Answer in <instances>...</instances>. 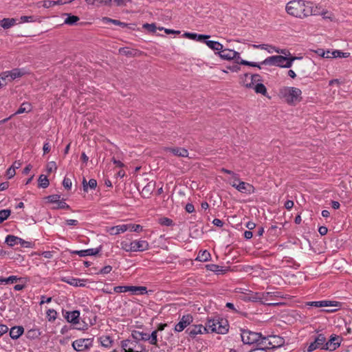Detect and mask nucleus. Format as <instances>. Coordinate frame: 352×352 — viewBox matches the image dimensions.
<instances>
[{
	"instance_id": "obj_1",
	"label": "nucleus",
	"mask_w": 352,
	"mask_h": 352,
	"mask_svg": "<svg viewBox=\"0 0 352 352\" xmlns=\"http://www.w3.org/2000/svg\"><path fill=\"white\" fill-rule=\"evenodd\" d=\"M285 10L289 15L298 18L316 14L313 10V3L303 0L290 1L287 3Z\"/></svg>"
},
{
	"instance_id": "obj_2",
	"label": "nucleus",
	"mask_w": 352,
	"mask_h": 352,
	"mask_svg": "<svg viewBox=\"0 0 352 352\" xmlns=\"http://www.w3.org/2000/svg\"><path fill=\"white\" fill-rule=\"evenodd\" d=\"M301 57L290 56L289 57L282 55H275L267 57L261 62L262 65H274L283 68H290L295 60L301 59Z\"/></svg>"
},
{
	"instance_id": "obj_3",
	"label": "nucleus",
	"mask_w": 352,
	"mask_h": 352,
	"mask_svg": "<svg viewBox=\"0 0 352 352\" xmlns=\"http://www.w3.org/2000/svg\"><path fill=\"white\" fill-rule=\"evenodd\" d=\"M278 95L289 104H296L302 100V91L297 87H283L279 89Z\"/></svg>"
},
{
	"instance_id": "obj_4",
	"label": "nucleus",
	"mask_w": 352,
	"mask_h": 352,
	"mask_svg": "<svg viewBox=\"0 0 352 352\" xmlns=\"http://www.w3.org/2000/svg\"><path fill=\"white\" fill-rule=\"evenodd\" d=\"M206 332L225 334L228 331L227 320L223 319H208L206 326Z\"/></svg>"
},
{
	"instance_id": "obj_5",
	"label": "nucleus",
	"mask_w": 352,
	"mask_h": 352,
	"mask_svg": "<svg viewBox=\"0 0 352 352\" xmlns=\"http://www.w3.org/2000/svg\"><path fill=\"white\" fill-rule=\"evenodd\" d=\"M120 346L124 352H142L144 348L135 339H126L120 342Z\"/></svg>"
},
{
	"instance_id": "obj_6",
	"label": "nucleus",
	"mask_w": 352,
	"mask_h": 352,
	"mask_svg": "<svg viewBox=\"0 0 352 352\" xmlns=\"http://www.w3.org/2000/svg\"><path fill=\"white\" fill-rule=\"evenodd\" d=\"M241 337L245 344H256L261 338V333L251 331L248 329L241 330Z\"/></svg>"
},
{
	"instance_id": "obj_7",
	"label": "nucleus",
	"mask_w": 352,
	"mask_h": 352,
	"mask_svg": "<svg viewBox=\"0 0 352 352\" xmlns=\"http://www.w3.org/2000/svg\"><path fill=\"white\" fill-rule=\"evenodd\" d=\"M92 338H80L72 342V346L77 351H85L92 346Z\"/></svg>"
},
{
	"instance_id": "obj_8",
	"label": "nucleus",
	"mask_w": 352,
	"mask_h": 352,
	"mask_svg": "<svg viewBox=\"0 0 352 352\" xmlns=\"http://www.w3.org/2000/svg\"><path fill=\"white\" fill-rule=\"evenodd\" d=\"M219 55L222 59L234 60L237 63H239V60L241 59L239 52L230 49H222Z\"/></svg>"
},
{
	"instance_id": "obj_9",
	"label": "nucleus",
	"mask_w": 352,
	"mask_h": 352,
	"mask_svg": "<svg viewBox=\"0 0 352 352\" xmlns=\"http://www.w3.org/2000/svg\"><path fill=\"white\" fill-rule=\"evenodd\" d=\"M326 338L323 334H319L307 348L308 352H312L317 349L324 350Z\"/></svg>"
},
{
	"instance_id": "obj_10",
	"label": "nucleus",
	"mask_w": 352,
	"mask_h": 352,
	"mask_svg": "<svg viewBox=\"0 0 352 352\" xmlns=\"http://www.w3.org/2000/svg\"><path fill=\"white\" fill-rule=\"evenodd\" d=\"M193 321V318L190 314L184 315L182 317L179 322L174 327L175 332H182L186 327L190 325Z\"/></svg>"
},
{
	"instance_id": "obj_11",
	"label": "nucleus",
	"mask_w": 352,
	"mask_h": 352,
	"mask_svg": "<svg viewBox=\"0 0 352 352\" xmlns=\"http://www.w3.org/2000/svg\"><path fill=\"white\" fill-rule=\"evenodd\" d=\"M255 300L260 301L263 304L267 305H274V303L271 302L272 300V297L275 296L274 292H263V293H256L255 294Z\"/></svg>"
},
{
	"instance_id": "obj_12",
	"label": "nucleus",
	"mask_w": 352,
	"mask_h": 352,
	"mask_svg": "<svg viewBox=\"0 0 352 352\" xmlns=\"http://www.w3.org/2000/svg\"><path fill=\"white\" fill-rule=\"evenodd\" d=\"M186 333L191 338H194L199 334H204L206 333V327L201 324H195L189 327L186 330Z\"/></svg>"
},
{
	"instance_id": "obj_13",
	"label": "nucleus",
	"mask_w": 352,
	"mask_h": 352,
	"mask_svg": "<svg viewBox=\"0 0 352 352\" xmlns=\"http://www.w3.org/2000/svg\"><path fill=\"white\" fill-rule=\"evenodd\" d=\"M341 338L338 336H331L329 341H326L324 350L333 351L340 345Z\"/></svg>"
},
{
	"instance_id": "obj_14",
	"label": "nucleus",
	"mask_w": 352,
	"mask_h": 352,
	"mask_svg": "<svg viewBox=\"0 0 352 352\" xmlns=\"http://www.w3.org/2000/svg\"><path fill=\"white\" fill-rule=\"evenodd\" d=\"M306 305L308 306L320 308L327 307H338L339 305V302L332 300H320L307 302Z\"/></svg>"
},
{
	"instance_id": "obj_15",
	"label": "nucleus",
	"mask_w": 352,
	"mask_h": 352,
	"mask_svg": "<svg viewBox=\"0 0 352 352\" xmlns=\"http://www.w3.org/2000/svg\"><path fill=\"white\" fill-rule=\"evenodd\" d=\"M233 187L243 193L251 194L254 192V187L252 184L244 182H239L238 184H234Z\"/></svg>"
},
{
	"instance_id": "obj_16",
	"label": "nucleus",
	"mask_w": 352,
	"mask_h": 352,
	"mask_svg": "<svg viewBox=\"0 0 352 352\" xmlns=\"http://www.w3.org/2000/svg\"><path fill=\"white\" fill-rule=\"evenodd\" d=\"M131 243L133 252H143L149 249V244L145 240H134Z\"/></svg>"
},
{
	"instance_id": "obj_17",
	"label": "nucleus",
	"mask_w": 352,
	"mask_h": 352,
	"mask_svg": "<svg viewBox=\"0 0 352 352\" xmlns=\"http://www.w3.org/2000/svg\"><path fill=\"white\" fill-rule=\"evenodd\" d=\"M101 250V247L97 248H90L82 250H76L73 252V254H76L80 256H94L98 254Z\"/></svg>"
},
{
	"instance_id": "obj_18",
	"label": "nucleus",
	"mask_w": 352,
	"mask_h": 352,
	"mask_svg": "<svg viewBox=\"0 0 352 352\" xmlns=\"http://www.w3.org/2000/svg\"><path fill=\"white\" fill-rule=\"evenodd\" d=\"M18 280L26 283L28 280L27 278H21V277H17L16 276H10L8 278H3L2 276H0V284L1 285L12 284L14 283L17 282Z\"/></svg>"
},
{
	"instance_id": "obj_19",
	"label": "nucleus",
	"mask_w": 352,
	"mask_h": 352,
	"mask_svg": "<svg viewBox=\"0 0 352 352\" xmlns=\"http://www.w3.org/2000/svg\"><path fill=\"white\" fill-rule=\"evenodd\" d=\"M127 231V227L126 224L118 225L115 226L107 228V232L111 235H117L120 233H124Z\"/></svg>"
},
{
	"instance_id": "obj_20",
	"label": "nucleus",
	"mask_w": 352,
	"mask_h": 352,
	"mask_svg": "<svg viewBox=\"0 0 352 352\" xmlns=\"http://www.w3.org/2000/svg\"><path fill=\"white\" fill-rule=\"evenodd\" d=\"M65 317L67 322L74 324H76L79 323L80 311L77 310L73 311H67L66 312Z\"/></svg>"
},
{
	"instance_id": "obj_21",
	"label": "nucleus",
	"mask_w": 352,
	"mask_h": 352,
	"mask_svg": "<svg viewBox=\"0 0 352 352\" xmlns=\"http://www.w3.org/2000/svg\"><path fill=\"white\" fill-rule=\"evenodd\" d=\"M3 73L4 76L8 78V82L23 75V72H22L19 69H14L11 71H6Z\"/></svg>"
},
{
	"instance_id": "obj_22",
	"label": "nucleus",
	"mask_w": 352,
	"mask_h": 352,
	"mask_svg": "<svg viewBox=\"0 0 352 352\" xmlns=\"http://www.w3.org/2000/svg\"><path fill=\"white\" fill-rule=\"evenodd\" d=\"M284 344L283 339L278 336H270L268 344L271 345V349L278 348Z\"/></svg>"
},
{
	"instance_id": "obj_23",
	"label": "nucleus",
	"mask_w": 352,
	"mask_h": 352,
	"mask_svg": "<svg viewBox=\"0 0 352 352\" xmlns=\"http://www.w3.org/2000/svg\"><path fill=\"white\" fill-rule=\"evenodd\" d=\"M87 5L99 8L101 6H111L112 0H85Z\"/></svg>"
},
{
	"instance_id": "obj_24",
	"label": "nucleus",
	"mask_w": 352,
	"mask_h": 352,
	"mask_svg": "<svg viewBox=\"0 0 352 352\" xmlns=\"http://www.w3.org/2000/svg\"><path fill=\"white\" fill-rule=\"evenodd\" d=\"M165 151L172 153L175 156L188 157V151L184 148H178V147L166 148Z\"/></svg>"
},
{
	"instance_id": "obj_25",
	"label": "nucleus",
	"mask_w": 352,
	"mask_h": 352,
	"mask_svg": "<svg viewBox=\"0 0 352 352\" xmlns=\"http://www.w3.org/2000/svg\"><path fill=\"white\" fill-rule=\"evenodd\" d=\"M184 36L188 38L195 40L197 41H204L206 39L210 38L209 35L198 34L196 33L186 32Z\"/></svg>"
},
{
	"instance_id": "obj_26",
	"label": "nucleus",
	"mask_w": 352,
	"mask_h": 352,
	"mask_svg": "<svg viewBox=\"0 0 352 352\" xmlns=\"http://www.w3.org/2000/svg\"><path fill=\"white\" fill-rule=\"evenodd\" d=\"M24 331V329L21 326L12 327L10 331V336L12 339H18Z\"/></svg>"
},
{
	"instance_id": "obj_27",
	"label": "nucleus",
	"mask_w": 352,
	"mask_h": 352,
	"mask_svg": "<svg viewBox=\"0 0 352 352\" xmlns=\"http://www.w3.org/2000/svg\"><path fill=\"white\" fill-rule=\"evenodd\" d=\"M16 24V19L14 18H4L0 20V25L3 29H9Z\"/></svg>"
},
{
	"instance_id": "obj_28",
	"label": "nucleus",
	"mask_w": 352,
	"mask_h": 352,
	"mask_svg": "<svg viewBox=\"0 0 352 352\" xmlns=\"http://www.w3.org/2000/svg\"><path fill=\"white\" fill-rule=\"evenodd\" d=\"M129 292L133 294H146L148 293L147 288L144 286H129Z\"/></svg>"
},
{
	"instance_id": "obj_29",
	"label": "nucleus",
	"mask_w": 352,
	"mask_h": 352,
	"mask_svg": "<svg viewBox=\"0 0 352 352\" xmlns=\"http://www.w3.org/2000/svg\"><path fill=\"white\" fill-rule=\"evenodd\" d=\"M206 44L208 47L213 50L214 51L218 52V54L223 49V45L218 41H205Z\"/></svg>"
},
{
	"instance_id": "obj_30",
	"label": "nucleus",
	"mask_w": 352,
	"mask_h": 352,
	"mask_svg": "<svg viewBox=\"0 0 352 352\" xmlns=\"http://www.w3.org/2000/svg\"><path fill=\"white\" fill-rule=\"evenodd\" d=\"M98 340L101 345L105 348L109 349L112 346L113 340L109 336H102Z\"/></svg>"
},
{
	"instance_id": "obj_31",
	"label": "nucleus",
	"mask_w": 352,
	"mask_h": 352,
	"mask_svg": "<svg viewBox=\"0 0 352 352\" xmlns=\"http://www.w3.org/2000/svg\"><path fill=\"white\" fill-rule=\"evenodd\" d=\"M148 334L142 331H134L131 333V338L138 342L139 340L147 341Z\"/></svg>"
},
{
	"instance_id": "obj_32",
	"label": "nucleus",
	"mask_w": 352,
	"mask_h": 352,
	"mask_svg": "<svg viewBox=\"0 0 352 352\" xmlns=\"http://www.w3.org/2000/svg\"><path fill=\"white\" fill-rule=\"evenodd\" d=\"M269 339L270 336L263 337L261 334V338L258 339L259 341H258L256 343L258 346H260L259 349H263L265 350L266 349H271V345L268 344Z\"/></svg>"
},
{
	"instance_id": "obj_33",
	"label": "nucleus",
	"mask_w": 352,
	"mask_h": 352,
	"mask_svg": "<svg viewBox=\"0 0 352 352\" xmlns=\"http://www.w3.org/2000/svg\"><path fill=\"white\" fill-rule=\"evenodd\" d=\"M82 186H83L84 190L85 192H87L88 186H89V188L91 189H95L96 188V187L97 186V182L94 179H89V182L87 183V180L85 179V178H83Z\"/></svg>"
},
{
	"instance_id": "obj_34",
	"label": "nucleus",
	"mask_w": 352,
	"mask_h": 352,
	"mask_svg": "<svg viewBox=\"0 0 352 352\" xmlns=\"http://www.w3.org/2000/svg\"><path fill=\"white\" fill-rule=\"evenodd\" d=\"M63 281L71 285H73V286H84L85 284L82 283V282H83L84 280H80V279H78V278H64L63 279Z\"/></svg>"
},
{
	"instance_id": "obj_35",
	"label": "nucleus",
	"mask_w": 352,
	"mask_h": 352,
	"mask_svg": "<svg viewBox=\"0 0 352 352\" xmlns=\"http://www.w3.org/2000/svg\"><path fill=\"white\" fill-rule=\"evenodd\" d=\"M206 268H207V270H210L211 272H215L217 274H223L224 272L226 271L225 270L223 269L222 267L219 266V265H215V264L207 265H206Z\"/></svg>"
},
{
	"instance_id": "obj_36",
	"label": "nucleus",
	"mask_w": 352,
	"mask_h": 352,
	"mask_svg": "<svg viewBox=\"0 0 352 352\" xmlns=\"http://www.w3.org/2000/svg\"><path fill=\"white\" fill-rule=\"evenodd\" d=\"M252 89H254L256 94H261L263 96H266L267 94V89L265 86L261 82L256 83Z\"/></svg>"
},
{
	"instance_id": "obj_37",
	"label": "nucleus",
	"mask_w": 352,
	"mask_h": 352,
	"mask_svg": "<svg viewBox=\"0 0 352 352\" xmlns=\"http://www.w3.org/2000/svg\"><path fill=\"white\" fill-rule=\"evenodd\" d=\"M210 254L208 251L204 250V251H200L197 255V260L205 262L210 259Z\"/></svg>"
},
{
	"instance_id": "obj_38",
	"label": "nucleus",
	"mask_w": 352,
	"mask_h": 352,
	"mask_svg": "<svg viewBox=\"0 0 352 352\" xmlns=\"http://www.w3.org/2000/svg\"><path fill=\"white\" fill-rule=\"evenodd\" d=\"M31 110V104L28 102H23L14 114H21L25 112H30Z\"/></svg>"
},
{
	"instance_id": "obj_39",
	"label": "nucleus",
	"mask_w": 352,
	"mask_h": 352,
	"mask_svg": "<svg viewBox=\"0 0 352 352\" xmlns=\"http://www.w3.org/2000/svg\"><path fill=\"white\" fill-rule=\"evenodd\" d=\"M67 15V17L64 21L65 24L74 25L80 20L79 17L77 16L71 15L69 14Z\"/></svg>"
},
{
	"instance_id": "obj_40",
	"label": "nucleus",
	"mask_w": 352,
	"mask_h": 352,
	"mask_svg": "<svg viewBox=\"0 0 352 352\" xmlns=\"http://www.w3.org/2000/svg\"><path fill=\"white\" fill-rule=\"evenodd\" d=\"M18 241H19V237L15 236L14 235H8L6 238L5 242L10 247L18 244Z\"/></svg>"
},
{
	"instance_id": "obj_41",
	"label": "nucleus",
	"mask_w": 352,
	"mask_h": 352,
	"mask_svg": "<svg viewBox=\"0 0 352 352\" xmlns=\"http://www.w3.org/2000/svg\"><path fill=\"white\" fill-rule=\"evenodd\" d=\"M147 341L151 344L157 346V331H153L151 335L148 334Z\"/></svg>"
},
{
	"instance_id": "obj_42",
	"label": "nucleus",
	"mask_w": 352,
	"mask_h": 352,
	"mask_svg": "<svg viewBox=\"0 0 352 352\" xmlns=\"http://www.w3.org/2000/svg\"><path fill=\"white\" fill-rule=\"evenodd\" d=\"M250 77V74H245L244 77L243 78V83L244 86H245L248 88H253L255 85L254 81H252Z\"/></svg>"
},
{
	"instance_id": "obj_43",
	"label": "nucleus",
	"mask_w": 352,
	"mask_h": 352,
	"mask_svg": "<svg viewBox=\"0 0 352 352\" xmlns=\"http://www.w3.org/2000/svg\"><path fill=\"white\" fill-rule=\"evenodd\" d=\"M50 184L47 176L41 175L38 178V186L43 188H47Z\"/></svg>"
},
{
	"instance_id": "obj_44",
	"label": "nucleus",
	"mask_w": 352,
	"mask_h": 352,
	"mask_svg": "<svg viewBox=\"0 0 352 352\" xmlns=\"http://www.w3.org/2000/svg\"><path fill=\"white\" fill-rule=\"evenodd\" d=\"M127 227V230H130L131 232H140L142 231V226L139 224H126Z\"/></svg>"
},
{
	"instance_id": "obj_45",
	"label": "nucleus",
	"mask_w": 352,
	"mask_h": 352,
	"mask_svg": "<svg viewBox=\"0 0 352 352\" xmlns=\"http://www.w3.org/2000/svg\"><path fill=\"white\" fill-rule=\"evenodd\" d=\"M158 222L160 225L164 226H172L174 225L173 220L168 217L160 218Z\"/></svg>"
},
{
	"instance_id": "obj_46",
	"label": "nucleus",
	"mask_w": 352,
	"mask_h": 352,
	"mask_svg": "<svg viewBox=\"0 0 352 352\" xmlns=\"http://www.w3.org/2000/svg\"><path fill=\"white\" fill-rule=\"evenodd\" d=\"M21 23H32L38 20V18L35 16H22L20 18Z\"/></svg>"
},
{
	"instance_id": "obj_47",
	"label": "nucleus",
	"mask_w": 352,
	"mask_h": 352,
	"mask_svg": "<svg viewBox=\"0 0 352 352\" xmlns=\"http://www.w3.org/2000/svg\"><path fill=\"white\" fill-rule=\"evenodd\" d=\"M120 246H121V249H122L123 250L129 252H133V248H132V243L130 242H127L126 241H121L120 243Z\"/></svg>"
},
{
	"instance_id": "obj_48",
	"label": "nucleus",
	"mask_w": 352,
	"mask_h": 352,
	"mask_svg": "<svg viewBox=\"0 0 352 352\" xmlns=\"http://www.w3.org/2000/svg\"><path fill=\"white\" fill-rule=\"evenodd\" d=\"M52 209L57 210V209H70V206L64 201V200H60L57 204L56 206L53 207Z\"/></svg>"
},
{
	"instance_id": "obj_49",
	"label": "nucleus",
	"mask_w": 352,
	"mask_h": 352,
	"mask_svg": "<svg viewBox=\"0 0 352 352\" xmlns=\"http://www.w3.org/2000/svg\"><path fill=\"white\" fill-rule=\"evenodd\" d=\"M103 21H107V22H110V23H113L114 25H120L122 28H125V27H127L128 24L125 23H123V22H121L118 20H116V19H111L110 18H107V17H104L103 18Z\"/></svg>"
},
{
	"instance_id": "obj_50",
	"label": "nucleus",
	"mask_w": 352,
	"mask_h": 352,
	"mask_svg": "<svg viewBox=\"0 0 352 352\" xmlns=\"http://www.w3.org/2000/svg\"><path fill=\"white\" fill-rule=\"evenodd\" d=\"M11 211L10 210H0V223L6 220L10 215Z\"/></svg>"
},
{
	"instance_id": "obj_51",
	"label": "nucleus",
	"mask_w": 352,
	"mask_h": 352,
	"mask_svg": "<svg viewBox=\"0 0 352 352\" xmlns=\"http://www.w3.org/2000/svg\"><path fill=\"white\" fill-rule=\"evenodd\" d=\"M47 317L49 321H54L57 317V312L53 309H48L47 311Z\"/></svg>"
},
{
	"instance_id": "obj_52",
	"label": "nucleus",
	"mask_w": 352,
	"mask_h": 352,
	"mask_svg": "<svg viewBox=\"0 0 352 352\" xmlns=\"http://www.w3.org/2000/svg\"><path fill=\"white\" fill-rule=\"evenodd\" d=\"M60 196L58 195H52L46 197L49 202L52 204H57L60 201Z\"/></svg>"
},
{
	"instance_id": "obj_53",
	"label": "nucleus",
	"mask_w": 352,
	"mask_h": 352,
	"mask_svg": "<svg viewBox=\"0 0 352 352\" xmlns=\"http://www.w3.org/2000/svg\"><path fill=\"white\" fill-rule=\"evenodd\" d=\"M238 63L241 64V65H248V66H251V67H256L261 68L260 65L258 63H254V62H250L248 60H242L241 58L239 60V63Z\"/></svg>"
},
{
	"instance_id": "obj_54",
	"label": "nucleus",
	"mask_w": 352,
	"mask_h": 352,
	"mask_svg": "<svg viewBox=\"0 0 352 352\" xmlns=\"http://www.w3.org/2000/svg\"><path fill=\"white\" fill-rule=\"evenodd\" d=\"M113 291L116 293H123L129 292V286H116Z\"/></svg>"
},
{
	"instance_id": "obj_55",
	"label": "nucleus",
	"mask_w": 352,
	"mask_h": 352,
	"mask_svg": "<svg viewBox=\"0 0 352 352\" xmlns=\"http://www.w3.org/2000/svg\"><path fill=\"white\" fill-rule=\"evenodd\" d=\"M57 169L56 164L54 162H50L47 165V171L50 173Z\"/></svg>"
},
{
	"instance_id": "obj_56",
	"label": "nucleus",
	"mask_w": 352,
	"mask_h": 352,
	"mask_svg": "<svg viewBox=\"0 0 352 352\" xmlns=\"http://www.w3.org/2000/svg\"><path fill=\"white\" fill-rule=\"evenodd\" d=\"M143 28L151 32H155L156 31V27L154 23H145L143 25Z\"/></svg>"
},
{
	"instance_id": "obj_57",
	"label": "nucleus",
	"mask_w": 352,
	"mask_h": 352,
	"mask_svg": "<svg viewBox=\"0 0 352 352\" xmlns=\"http://www.w3.org/2000/svg\"><path fill=\"white\" fill-rule=\"evenodd\" d=\"M8 83V78L4 76V73H2L0 75V89L5 87Z\"/></svg>"
},
{
	"instance_id": "obj_58",
	"label": "nucleus",
	"mask_w": 352,
	"mask_h": 352,
	"mask_svg": "<svg viewBox=\"0 0 352 352\" xmlns=\"http://www.w3.org/2000/svg\"><path fill=\"white\" fill-rule=\"evenodd\" d=\"M272 49L273 50H274L275 52L278 53V54H284L285 56H290L291 54L290 52L287 50H280V49H278V48H276V47H272Z\"/></svg>"
},
{
	"instance_id": "obj_59",
	"label": "nucleus",
	"mask_w": 352,
	"mask_h": 352,
	"mask_svg": "<svg viewBox=\"0 0 352 352\" xmlns=\"http://www.w3.org/2000/svg\"><path fill=\"white\" fill-rule=\"evenodd\" d=\"M250 78H251L252 81H254V85H256V83H260V82L261 81V78L258 74H250Z\"/></svg>"
},
{
	"instance_id": "obj_60",
	"label": "nucleus",
	"mask_w": 352,
	"mask_h": 352,
	"mask_svg": "<svg viewBox=\"0 0 352 352\" xmlns=\"http://www.w3.org/2000/svg\"><path fill=\"white\" fill-rule=\"evenodd\" d=\"M63 186L67 189H70L72 185V181L70 179L65 177L63 181Z\"/></svg>"
},
{
	"instance_id": "obj_61",
	"label": "nucleus",
	"mask_w": 352,
	"mask_h": 352,
	"mask_svg": "<svg viewBox=\"0 0 352 352\" xmlns=\"http://www.w3.org/2000/svg\"><path fill=\"white\" fill-rule=\"evenodd\" d=\"M18 244H20L22 247L24 248H30L32 243L29 241H26L21 238H19V241H18Z\"/></svg>"
},
{
	"instance_id": "obj_62",
	"label": "nucleus",
	"mask_w": 352,
	"mask_h": 352,
	"mask_svg": "<svg viewBox=\"0 0 352 352\" xmlns=\"http://www.w3.org/2000/svg\"><path fill=\"white\" fill-rule=\"evenodd\" d=\"M55 6L54 2L52 0H45L43 2L42 6L45 8H49Z\"/></svg>"
},
{
	"instance_id": "obj_63",
	"label": "nucleus",
	"mask_w": 352,
	"mask_h": 352,
	"mask_svg": "<svg viewBox=\"0 0 352 352\" xmlns=\"http://www.w3.org/2000/svg\"><path fill=\"white\" fill-rule=\"evenodd\" d=\"M111 270H112L111 266L106 265L100 270L99 273L103 274H109Z\"/></svg>"
},
{
	"instance_id": "obj_64",
	"label": "nucleus",
	"mask_w": 352,
	"mask_h": 352,
	"mask_svg": "<svg viewBox=\"0 0 352 352\" xmlns=\"http://www.w3.org/2000/svg\"><path fill=\"white\" fill-rule=\"evenodd\" d=\"M120 53L126 55V56H132L133 53L131 50H129L126 47H122L119 50Z\"/></svg>"
}]
</instances>
